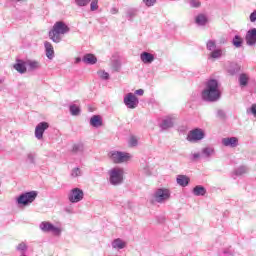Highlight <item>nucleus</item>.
I'll return each mask as SVG.
<instances>
[{"mask_svg": "<svg viewBox=\"0 0 256 256\" xmlns=\"http://www.w3.org/2000/svg\"><path fill=\"white\" fill-rule=\"evenodd\" d=\"M202 99L210 102L221 99V90H219V82L217 80L210 79L206 82V86L202 91Z\"/></svg>", "mask_w": 256, "mask_h": 256, "instance_id": "nucleus-1", "label": "nucleus"}, {"mask_svg": "<svg viewBox=\"0 0 256 256\" xmlns=\"http://www.w3.org/2000/svg\"><path fill=\"white\" fill-rule=\"evenodd\" d=\"M75 3L78 7H87L91 3V0H75Z\"/></svg>", "mask_w": 256, "mask_h": 256, "instance_id": "nucleus-37", "label": "nucleus"}, {"mask_svg": "<svg viewBox=\"0 0 256 256\" xmlns=\"http://www.w3.org/2000/svg\"><path fill=\"white\" fill-rule=\"evenodd\" d=\"M83 197H85V193L81 188H73L68 194V200L70 203H79L83 201Z\"/></svg>", "mask_w": 256, "mask_h": 256, "instance_id": "nucleus-10", "label": "nucleus"}, {"mask_svg": "<svg viewBox=\"0 0 256 256\" xmlns=\"http://www.w3.org/2000/svg\"><path fill=\"white\" fill-rule=\"evenodd\" d=\"M14 69L21 75L27 73V61L18 60L17 63L14 64Z\"/></svg>", "mask_w": 256, "mask_h": 256, "instance_id": "nucleus-17", "label": "nucleus"}, {"mask_svg": "<svg viewBox=\"0 0 256 256\" xmlns=\"http://www.w3.org/2000/svg\"><path fill=\"white\" fill-rule=\"evenodd\" d=\"M208 54V59H221L223 55H225V51L219 47H217V42L215 40H208L206 43Z\"/></svg>", "mask_w": 256, "mask_h": 256, "instance_id": "nucleus-3", "label": "nucleus"}, {"mask_svg": "<svg viewBox=\"0 0 256 256\" xmlns=\"http://www.w3.org/2000/svg\"><path fill=\"white\" fill-rule=\"evenodd\" d=\"M90 125L92 127H102L103 125V120L101 119V116L99 115H94L90 118Z\"/></svg>", "mask_w": 256, "mask_h": 256, "instance_id": "nucleus-25", "label": "nucleus"}, {"mask_svg": "<svg viewBox=\"0 0 256 256\" xmlns=\"http://www.w3.org/2000/svg\"><path fill=\"white\" fill-rule=\"evenodd\" d=\"M175 116H168L163 119L162 123L160 124L161 129L167 130L171 129L173 125H175Z\"/></svg>", "mask_w": 256, "mask_h": 256, "instance_id": "nucleus-15", "label": "nucleus"}, {"mask_svg": "<svg viewBox=\"0 0 256 256\" xmlns=\"http://www.w3.org/2000/svg\"><path fill=\"white\" fill-rule=\"evenodd\" d=\"M217 115L218 117H225V112H223L222 110H218Z\"/></svg>", "mask_w": 256, "mask_h": 256, "instance_id": "nucleus-47", "label": "nucleus"}, {"mask_svg": "<svg viewBox=\"0 0 256 256\" xmlns=\"http://www.w3.org/2000/svg\"><path fill=\"white\" fill-rule=\"evenodd\" d=\"M250 21H251V23H255V21H256V12H252L250 14Z\"/></svg>", "mask_w": 256, "mask_h": 256, "instance_id": "nucleus-43", "label": "nucleus"}, {"mask_svg": "<svg viewBox=\"0 0 256 256\" xmlns=\"http://www.w3.org/2000/svg\"><path fill=\"white\" fill-rule=\"evenodd\" d=\"M112 68L114 71H119L121 69V62L119 60H115L112 62Z\"/></svg>", "mask_w": 256, "mask_h": 256, "instance_id": "nucleus-40", "label": "nucleus"}, {"mask_svg": "<svg viewBox=\"0 0 256 256\" xmlns=\"http://www.w3.org/2000/svg\"><path fill=\"white\" fill-rule=\"evenodd\" d=\"M82 61L86 65H95L97 63V57L94 54H86L83 56Z\"/></svg>", "mask_w": 256, "mask_h": 256, "instance_id": "nucleus-24", "label": "nucleus"}, {"mask_svg": "<svg viewBox=\"0 0 256 256\" xmlns=\"http://www.w3.org/2000/svg\"><path fill=\"white\" fill-rule=\"evenodd\" d=\"M37 191H30L26 193H22L17 199L16 202L18 205H23L27 207V205H31L35 199H37Z\"/></svg>", "mask_w": 256, "mask_h": 256, "instance_id": "nucleus-7", "label": "nucleus"}, {"mask_svg": "<svg viewBox=\"0 0 256 256\" xmlns=\"http://www.w3.org/2000/svg\"><path fill=\"white\" fill-rule=\"evenodd\" d=\"M144 175H151V171L149 170V166L143 168Z\"/></svg>", "mask_w": 256, "mask_h": 256, "instance_id": "nucleus-44", "label": "nucleus"}, {"mask_svg": "<svg viewBox=\"0 0 256 256\" xmlns=\"http://www.w3.org/2000/svg\"><path fill=\"white\" fill-rule=\"evenodd\" d=\"M27 161L31 163V165H36L37 163V154L30 152L27 154Z\"/></svg>", "mask_w": 256, "mask_h": 256, "instance_id": "nucleus-34", "label": "nucleus"}, {"mask_svg": "<svg viewBox=\"0 0 256 256\" xmlns=\"http://www.w3.org/2000/svg\"><path fill=\"white\" fill-rule=\"evenodd\" d=\"M189 181H191V179L186 175H178L176 177V182L180 187H187V185H189Z\"/></svg>", "mask_w": 256, "mask_h": 256, "instance_id": "nucleus-23", "label": "nucleus"}, {"mask_svg": "<svg viewBox=\"0 0 256 256\" xmlns=\"http://www.w3.org/2000/svg\"><path fill=\"white\" fill-rule=\"evenodd\" d=\"M199 157H201V154L200 153H194L192 154V159H199Z\"/></svg>", "mask_w": 256, "mask_h": 256, "instance_id": "nucleus-48", "label": "nucleus"}, {"mask_svg": "<svg viewBox=\"0 0 256 256\" xmlns=\"http://www.w3.org/2000/svg\"><path fill=\"white\" fill-rule=\"evenodd\" d=\"M153 199L156 203H167L171 199V191L167 188H158L153 194Z\"/></svg>", "mask_w": 256, "mask_h": 256, "instance_id": "nucleus-6", "label": "nucleus"}, {"mask_svg": "<svg viewBox=\"0 0 256 256\" xmlns=\"http://www.w3.org/2000/svg\"><path fill=\"white\" fill-rule=\"evenodd\" d=\"M195 23L198 27H205L209 23V18L205 14H198L195 18Z\"/></svg>", "mask_w": 256, "mask_h": 256, "instance_id": "nucleus-19", "label": "nucleus"}, {"mask_svg": "<svg viewBox=\"0 0 256 256\" xmlns=\"http://www.w3.org/2000/svg\"><path fill=\"white\" fill-rule=\"evenodd\" d=\"M39 229L43 231V233H52L55 237H60L61 233H63V228L61 225H54L49 221H43L39 225Z\"/></svg>", "mask_w": 256, "mask_h": 256, "instance_id": "nucleus-4", "label": "nucleus"}, {"mask_svg": "<svg viewBox=\"0 0 256 256\" xmlns=\"http://www.w3.org/2000/svg\"><path fill=\"white\" fill-rule=\"evenodd\" d=\"M45 51H46V57L50 60L54 59L55 57V50L53 48V44L50 42L44 43Z\"/></svg>", "mask_w": 256, "mask_h": 256, "instance_id": "nucleus-21", "label": "nucleus"}, {"mask_svg": "<svg viewBox=\"0 0 256 256\" xmlns=\"http://www.w3.org/2000/svg\"><path fill=\"white\" fill-rule=\"evenodd\" d=\"M232 44L234 45V47L239 49V47H241V45H243V38H241V36H239V35H236L232 40Z\"/></svg>", "mask_w": 256, "mask_h": 256, "instance_id": "nucleus-33", "label": "nucleus"}, {"mask_svg": "<svg viewBox=\"0 0 256 256\" xmlns=\"http://www.w3.org/2000/svg\"><path fill=\"white\" fill-rule=\"evenodd\" d=\"M124 175H125V171L123 170V168H120V167L112 168L109 171V182L115 187H117V185H121L123 183Z\"/></svg>", "mask_w": 256, "mask_h": 256, "instance_id": "nucleus-5", "label": "nucleus"}, {"mask_svg": "<svg viewBox=\"0 0 256 256\" xmlns=\"http://www.w3.org/2000/svg\"><path fill=\"white\" fill-rule=\"evenodd\" d=\"M130 147H137L139 141L137 140V137L131 136L128 141Z\"/></svg>", "mask_w": 256, "mask_h": 256, "instance_id": "nucleus-39", "label": "nucleus"}, {"mask_svg": "<svg viewBox=\"0 0 256 256\" xmlns=\"http://www.w3.org/2000/svg\"><path fill=\"white\" fill-rule=\"evenodd\" d=\"M202 155L206 158L209 159V157H213L215 155V148L213 147H205L202 149Z\"/></svg>", "mask_w": 256, "mask_h": 256, "instance_id": "nucleus-27", "label": "nucleus"}, {"mask_svg": "<svg viewBox=\"0 0 256 256\" xmlns=\"http://www.w3.org/2000/svg\"><path fill=\"white\" fill-rule=\"evenodd\" d=\"M110 13L112 15H117V13H119V9H117L116 7H113V8H111Z\"/></svg>", "mask_w": 256, "mask_h": 256, "instance_id": "nucleus-45", "label": "nucleus"}, {"mask_svg": "<svg viewBox=\"0 0 256 256\" xmlns=\"http://www.w3.org/2000/svg\"><path fill=\"white\" fill-rule=\"evenodd\" d=\"M140 61L144 63V65H151L153 61H155V55L149 53V52H142L140 54Z\"/></svg>", "mask_w": 256, "mask_h": 256, "instance_id": "nucleus-16", "label": "nucleus"}, {"mask_svg": "<svg viewBox=\"0 0 256 256\" xmlns=\"http://www.w3.org/2000/svg\"><path fill=\"white\" fill-rule=\"evenodd\" d=\"M205 137V130L201 128H194L188 132L187 141L189 143H199V141H203Z\"/></svg>", "mask_w": 256, "mask_h": 256, "instance_id": "nucleus-8", "label": "nucleus"}, {"mask_svg": "<svg viewBox=\"0 0 256 256\" xmlns=\"http://www.w3.org/2000/svg\"><path fill=\"white\" fill-rule=\"evenodd\" d=\"M245 39H246L247 45H249L250 47H253V45L256 44V28L250 29L246 33V38Z\"/></svg>", "mask_w": 256, "mask_h": 256, "instance_id": "nucleus-14", "label": "nucleus"}, {"mask_svg": "<svg viewBox=\"0 0 256 256\" xmlns=\"http://www.w3.org/2000/svg\"><path fill=\"white\" fill-rule=\"evenodd\" d=\"M26 67L28 71H38L41 69V62L39 60H26Z\"/></svg>", "mask_w": 256, "mask_h": 256, "instance_id": "nucleus-18", "label": "nucleus"}, {"mask_svg": "<svg viewBox=\"0 0 256 256\" xmlns=\"http://www.w3.org/2000/svg\"><path fill=\"white\" fill-rule=\"evenodd\" d=\"M81 175H83L81 168L76 167L71 170L70 177H72V179H77V177H81Z\"/></svg>", "mask_w": 256, "mask_h": 256, "instance_id": "nucleus-31", "label": "nucleus"}, {"mask_svg": "<svg viewBox=\"0 0 256 256\" xmlns=\"http://www.w3.org/2000/svg\"><path fill=\"white\" fill-rule=\"evenodd\" d=\"M124 105H126L128 109H137L139 106V98L133 93H128L124 97Z\"/></svg>", "mask_w": 256, "mask_h": 256, "instance_id": "nucleus-11", "label": "nucleus"}, {"mask_svg": "<svg viewBox=\"0 0 256 256\" xmlns=\"http://www.w3.org/2000/svg\"><path fill=\"white\" fill-rule=\"evenodd\" d=\"M97 74L100 77V79H103V81L109 80V74L105 72V70H99Z\"/></svg>", "mask_w": 256, "mask_h": 256, "instance_id": "nucleus-36", "label": "nucleus"}, {"mask_svg": "<svg viewBox=\"0 0 256 256\" xmlns=\"http://www.w3.org/2000/svg\"><path fill=\"white\" fill-rule=\"evenodd\" d=\"M137 13H139V10L137 8H130L126 12V17L129 21H133V19L137 17Z\"/></svg>", "mask_w": 256, "mask_h": 256, "instance_id": "nucleus-28", "label": "nucleus"}, {"mask_svg": "<svg viewBox=\"0 0 256 256\" xmlns=\"http://www.w3.org/2000/svg\"><path fill=\"white\" fill-rule=\"evenodd\" d=\"M234 173L237 177H241V175H245V173H247V167L240 166L234 171Z\"/></svg>", "mask_w": 256, "mask_h": 256, "instance_id": "nucleus-35", "label": "nucleus"}, {"mask_svg": "<svg viewBox=\"0 0 256 256\" xmlns=\"http://www.w3.org/2000/svg\"><path fill=\"white\" fill-rule=\"evenodd\" d=\"M69 109H70V114L73 117H77V116L81 115V108L79 106H77L76 104H71L69 106Z\"/></svg>", "mask_w": 256, "mask_h": 256, "instance_id": "nucleus-29", "label": "nucleus"}, {"mask_svg": "<svg viewBox=\"0 0 256 256\" xmlns=\"http://www.w3.org/2000/svg\"><path fill=\"white\" fill-rule=\"evenodd\" d=\"M83 151H85V146L81 142H78L72 146L73 153H83Z\"/></svg>", "mask_w": 256, "mask_h": 256, "instance_id": "nucleus-30", "label": "nucleus"}, {"mask_svg": "<svg viewBox=\"0 0 256 256\" xmlns=\"http://www.w3.org/2000/svg\"><path fill=\"white\" fill-rule=\"evenodd\" d=\"M238 82L240 87H247V85H249V75L246 73L240 74L238 77Z\"/></svg>", "mask_w": 256, "mask_h": 256, "instance_id": "nucleus-26", "label": "nucleus"}, {"mask_svg": "<svg viewBox=\"0 0 256 256\" xmlns=\"http://www.w3.org/2000/svg\"><path fill=\"white\" fill-rule=\"evenodd\" d=\"M222 145L224 147H230L231 149H235V147H239V138H237V137L223 138Z\"/></svg>", "mask_w": 256, "mask_h": 256, "instance_id": "nucleus-13", "label": "nucleus"}, {"mask_svg": "<svg viewBox=\"0 0 256 256\" xmlns=\"http://www.w3.org/2000/svg\"><path fill=\"white\" fill-rule=\"evenodd\" d=\"M144 93H145V90H144V89H138V90L135 91V95H140V96H142Z\"/></svg>", "mask_w": 256, "mask_h": 256, "instance_id": "nucleus-46", "label": "nucleus"}, {"mask_svg": "<svg viewBox=\"0 0 256 256\" xmlns=\"http://www.w3.org/2000/svg\"><path fill=\"white\" fill-rule=\"evenodd\" d=\"M99 9V0H92L90 3V11H97Z\"/></svg>", "mask_w": 256, "mask_h": 256, "instance_id": "nucleus-38", "label": "nucleus"}, {"mask_svg": "<svg viewBox=\"0 0 256 256\" xmlns=\"http://www.w3.org/2000/svg\"><path fill=\"white\" fill-rule=\"evenodd\" d=\"M143 3L146 5V7H153V5L157 3V0H143Z\"/></svg>", "mask_w": 256, "mask_h": 256, "instance_id": "nucleus-41", "label": "nucleus"}, {"mask_svg": "<svg viewBox=\"0 0 256 256\" xmlns=\"http://www.w3.org/2000/svg\"><path fill=\"white\" fill-rule=\"evenodd\" d=\"M192 193L195 197H205L207 195V189L202 185H197L193 188Z\"/></svg>", "mask_w": 256, "mask_h": 256, "instance_id": "nucleus-22", "label": "nucleus"}, {"mask_svg": "<svg viewBox=\"0 0 256 256\" xmlns=\"http://www.w3.org/2000/svg\"><path fill=\"white\" fill-rule=\"evenodd\" d=\"M48 129H49V123H47V122L38 123L35 128V132H34L36 139H38V141H41V139H43V134Z\"/></svg>", "mask_w": 256, "mask_h": 256, "instance_id": "nucleus-12", "label": "nucleus"}, {"mask_svg": "<svg viewBox=\"0 0 256 256\" xmlns=\"http://www.w3.org/2000/svg\"><path fill=\"white\" fill-rule=\"evenodd\" d=\"M113 249H117L118 251L121 249H125L127 247V242H125L121 238L114 239L111 243Z\"/></svg>", "mask_w": 256, "mask_h": 256, "instance_id": "nucleus-20", "label": "nucleus"}, {"mask_svg": "<svg viewBox=\"0 0 256 256\" xmlns=\"http://www.w3.org/2000/svg\"><path fill=\"white\" fill-rule=\"evenodd\" d=\"M190 5L195 8L201 7V2L199 0H190Z\"/></svg>", "mask_w": 256, "mask_h": 256, "instance_id": "nucleus-42", "label": "nucleus"}, {"mask_svg": "<svg viewBox=\"0 0 256 256\" xmlns=\"http://www.w3.org/2000/svg\"><path fill=\"white\" fill-rule=\"evenodd\" d=\"M29 249V246H27V243L21 242L16 246V251L19 253H27V250Z\"/></svg>", "mask_w": 256, "mask_h": 256, "instance_id": "nucleus-32", "label": "nucleus"}, {"mask_svg": "<svg viewBox=\"0 0 256 256\" xmlns=\"http://www.w3.org/2000/svg\"><path fill=\"white\" fill-rule=\"evenodd\" d=\"M109 157L113 163H125L131 159V154L127 152L111 151Z\"/></svg>", "mask_w": 256, "mask_h": 256, "instance_id": "nucleus-9", "label": "nucleus"}, {"mask_svg": "<svg viewBox=\"0 0 256 256\" xmlns=\"http://www.w3.org/2000/svg\"><path fill=\"white\" fill-rule=\"evenodd\" d=\"M75 63H81V58H80V57H77V58L75 59Z\"/></svg>", "mask_w": 256, "mask_h": 256, "instance_id": "nucleus-49", "label": "nucleus"}, {"mask_svg": "<svg viewBox=\"0 0 256 256\" xmlns=\"http://www.w3.org/2000/svg\"><path fill=\"white\" fill-rule=\"evenodd\" d=\"M70 31L69 26L63 21H58L53 25V28L49 31V37L53 43H61L63 35H67Z\"/></svg>", "mask_w": 256, "mask_h": 256, "instance_id": "nucleus-2", "label": "nucleus"}]
</instances>
